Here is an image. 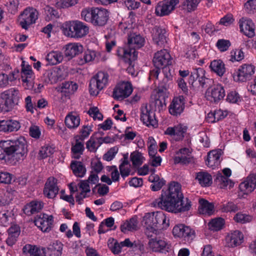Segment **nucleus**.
Returning <instances> with one entry per match:
<instances>
[{
  "instance_id": "36",
  "label": "nucleus",
  "mask_w": 256,
  "mask_h": 256,
  "mask_svg": "<svg viewBox=\"0 0 256 256\" xmlns=\"http://www.w3.org/2000/svg\"><path fill=\"white\" fill-rule=\"evenodd\" d=\"M199 204L198 210L200 214L210 216L213 213L214 206L212 204L202 198L199 200Z\"/></svg>"
},
{
  "instance_id": "26",
  "label": "nucleus",
  "mask_w": 256,
  "mask_h": 256,
  "mask_svg": "<svg viewBox=\"0 0 256 256\" xmlns=\"http://www.w3.org/2000/svg\"><path fill=\"white\" fill-rule=\"evenodd\" d=\"M240 31L248 38L253 37L254 34V24L251 20L242 18L240 22Z\"/></svg>"
},
{
  "instance_id": "18",
  "label": "nucleus",
  "mask_w": 256,
  "mask_h": 256,
  "mask_svg": "<svg viewBox=\"0 0 256 256\" xmlns=\"http://www.w3.org/2000/svg\"><path fill=\"white\" fill-rule=\"evenodd\" d=\"M52 222L53 216L46 214H40L34 220L35 224L44 232H48L50 230Z\"/></svg>"
},
{
  "instance_id": "33",
  "label": "nucleus",
  "mask_w": 256,
  "mask_h": 256,
  "mask_svg": "<svg viewBox=\"0 0 256 256\" xmlns=\"http://www.w3.org/2000/svg\"><path fill=\"white\" fill-rule=\"evenodd\" d=\"M220 151L212 150L208 153L206 162V165L212 169L220 166Z\"/></svg>"
},
{
  "instance_id": "15",
  "label": "nucleus",
  "mask_w": 256,
  "mask_h": 256,
  "mask_svg": "<svg viewBox=\"0 0 256 256\" xmlns=\"http://www.w3.org/2000/svg\"><path fill=\"white\" fill-rule=\"evenodd\" d=\"M255 67L252 64H244L236 72L238 80L244 82L251 79L254 73Z\"/></svg>"
},
{
  "instance_id": "30",
  "label": "nucleus",
  "mask_w": 256,
  "mask_h": 256,
  "mask_svg": "<svg viewBox=\"0 0 256 256\" xmlns=\"http://www.w3.org/2000/svg\"><path fill=\"white\" fill-rule=\"evenodd\" d=\"M83 46L78 43H70L66 45L64 52L65 56L68 60L72 59L76 55L82 52Z\"/></svg>"
},
{
  "instance_id": "3",
  "label": "nucleus",
  "mask_w": 256,
  "mask_h": 256,
  "mask_svg": "<svg viewBox=\"0 0 256 256\" xmlns=\"http://www.w3.org/2000/svg\"><path fill=\"white\" fill-rule=\"evenodd\" d=\"M143 220L146 226L145 232L148 237L152 236L150 232H156L158 230H165L169 226V219L162 212L146 214L144 217Z\"/></svg>"
},
{
  "instance_id": "7",
  "label": "nucleus",
  "mask_w": 256,
  "mask_h": 256,
  "mask_svg": "<svg viewBox=\"0 0 256 256\" xmlns=\"http://www.w3.org/2000/svg\"><path fill=\"white\" fill-rule=\"evenodd\" d=\"M38 12L32 8H26L19 16L20 25L24 29L27 30L30 24L35 23L38 18Z\"/></svg>"
},
{
  "instance_id": "25",
  "label": "nucleus",
  "mask_w": 256,
  "mask_h": 256,
  "mask_svg": "<svg viewBox=\"0 0 256 256\" xmlns=\"http://www.w3.org/2000/svg\"><path fill=\"white\" fill-rule=\"evenodd\" d=\"M256 187V174H250L246 180L240 184V190L244 194H248L252 192Z\"/></svg>"
},
{
  "instance_id": "22",
  "label": "nucleus",
  "mask_w": 256,
  "mask_h": 256,
  "mask_svg": "<svg viewBox=\"0 0 256 256\" xmlns=\"http://www.w3.org/2000/svg\"><path fill=\"white\" fill-rule=\"evenodd\" d=\"M58 192L56 179L54 177L49 178L45 184L44 189V194L48 198H52L56 196Z\"/></svg>"
},
{
  "instance_id": "45",
  "label": "nucleus",
  "mask_w": 256,
  "mask_h": 256,
  "mask_svg": "<svg viewBox=\"0 0 256 256\" xmlns=\"http://www.w3.org/2000/svg\"><path fill=\"white\" fill-rule=\"evenodd\" d=\"M137 220L135 218H132L121 225V230L124 233H126L127 231L136 230L137 228Z\"/></svg>"
},
{
  "instance_id": "40",
  "label": "nucleus",
  "mask_w": 256,
  "mask_h": 256,
  "mask_svg": "<svg viewBox=\"0 0 256 256\" xmlns=\"http://www.w3.org/2000/svg\"><path fill=\"white\" fill-rule=\"evenodd\" d=\"M196 179L202 186H208L212 184V178L207 172H200L197 173Z\"/></svg>"
},
{
  "instance_id": "32",
  "label": "nucleus",
  "mask_w": 256,
  "mask_h": 256,
  "mask_svg": "<svg viewBox=\"0 0 256 256\" xmlns=\"http://www.w3.org/2000/svg\"><path fill=\"white\" fill-rule=\"evenodd\" d=\"M62 70L58 67H54L48 70L44 74L45 76L48 78V82L51 84L56 83L59 80L62 78Z\"/></svg>"
},
{
  "instance_id": "37",
  "label": "nucleus",
  "mask_w": 256,
  "mask_h": 256,
  "mask_svg": "<svg viewBox=\"0 0 256 256\" xmlns=\"http://www.w3.org/2000/svg\"><path fill=\"white\" fill-rule=\"evenodd\" d=\"M70 168L74 174L77 177L82 178L86 172V168L80 162L72 161Z\"/></svg>"
},
{
  "instance_id": "47",
  "label": "nucleus",
  "mask_w": 256,
  "mask_h": 256,
  "mask_svg": "<svg viewBox=\"0 0 256 256\" xmlns=\"http://www.w3.org/2000/svg\"><path fill=\"white\" fill-rule=\"evenodd\" d=\"M78 89V86L72 82H65L62 84V92L73 94Z\"/></svg>"
},
{
  "instance_id": "29",
  "label": "nucleus",
  "mask_w": 256,
  "mask_h": 256,
  "mask_svg": "<svg viewBox=\"0 0 256 256\" xmlns=\"http://www.w3.org/2000/svg\"><path fill=\"white\" fill-rule=\"evenodd\" d=\"M190 152L188 148H183L180 149L176 152V156L174 158L175 164L181 163L182 164H189L192 162V157L190 156Z\"/></svg>"
},
{
  "instance_id": "64",
  "label": "nucleus",
  "mask_w": 256,
  "mask_h": 256,
  "mask_svg": "<svg viewBox=\"0 0 256 256\" xmlns=\"http://www.w3.org/2000/svg\"><path fill=\"white\" fill-rule=\"evenodd\" d=\"M88 114L90 116H92L94 120L98 119V120H102L103 118L102 114L100 112L97 107L90 108L88 111Z\"/></svg>"
},
{
  "instance_id": "63",
  "label": "nucleus",
  "mask_w": 256,
  "mask_h": 256,
  "mask_svg": "<svg viewBox=\"0 0 256 256\" xmlns=\"http://www.w3.org/2000/svg\"><path fill=\"white\" fill-rule=\"evenodd\" d=\"M13 175L7 172H0V183L9 184L11 183Z\"/></svg>"
},
{
  "instance_id": "43",
  "label": "nucleus",
  "mask_w": 256,
  "mask_h": 256,
  "mask_svg": "<svg viewBox=\"0 0 256 256\" xmlns=\"http://www.w3.org/2000/svg\"><path fill=\"white\" fill-rule=\"evenodd\" d=\"M66 125L70 128H77L80 124V116L76 114L73 115L72 113L69 114L65 118Z\"/></svg>"
},
{
  "instance_id": "5",
  "label": "nucleus",
  "mask_w": 256,
  "mask_h": 256,
  "mask_svg": "<svg viewBox=\"0 0 256 256\" xmlns=\"http://www.w3.org/2000/svg\"><path fill=\"white\" fill-rule=\"evenodd\" d=\"M108 75L107 73L100 72L90 82L89 90L90 94L96 96L99 92L104 88L108 82Z\"/></svg>"
},
{
  "instance_id": "28",
  "label": "nucleus",
  "mask_w": 256,
  "mask_h": 256,
  "mask_svg": "<svg viewBox=\"0 0 256 256\" xmlns=\"http://www.w3.org/2000/svg\"><path fill=\"white\" fill-rule=\"evenodd\" d=\"M148 248L154 252H165L168 248L165 241L158 238H151L148 243Z\"/></svg>"
},
{
  "instance_id": "4",
  "label": "nucleus",
  "mask_w": 256,
  "mask_h": 256,
  "mask_svg": "<svg viewBox=\"0 0 256 256\" xmlns=\"http://www.w3.org/2000/svg\"><path fill=\"white\" fill-rule=\"evenodd\" d=\"M63 34L71 38H80L89 32L88 26L79 20L66 22L61 26Z\"/></svg>"
},
{
  "instance_id": "52",
  "label": "nucleus",
  "mask_w": 256,
  "mask_h": 256,
  "mask_svg": "<svg viewBox=\"0 0 256 256\" xmlns=\"http://www.w3.org/2000/svg\"><path fill=\"white\" fill-rule=\"evenodd\" d=\"M234 219L237 222L244 224L250 222L252 218L248 214L238 212L235 215Z\"/></svg>"
},
{
  "instance_id": "38",
  "label": "nucleus",
  "mask_w": 256,
  "mask_h": 256,
  "mask_svg": "<svg viewBox=\"0 0 256 256\" xmlns=\"http://www.w3.org/2000/svg\"><path fill=\"white\" fill-rule=\"evenodd\" d=\"M75 138L76 143L74 144H72L71 150L74 154V158L78 159L84 150V141H81L80 139L78 138V137H75Z\"/></svg>"
},
{
  "instance_id": "8",
  "label": "nucleus",
  "mask_w": 256,
  "mask_h": 256,
  "mask_svg": "<svg viewBox=\"0 0 256 256\" xmlns=\"http://www.w3.org/2000/svg\"><path fill=\"white\" fill-rule=\"evenodd\" d=\"M208 88L206 92V99L215 103L222 100L226 96L224 87L221 84H218Z\"/></svg>"
},
{
  "instance_id": "46",
  "label": "nucleus",
  "mask_w": 256,
  "mask_h": 256,
  "mask_svg": "<svg viewBox=\"0 0 256 256\" xmlns=\"http://www.w3.org/2000/svg\"><path fill=\"white\" fill-rule=\"evenodd\" d=\"M22 78L24 82L30 81L28 78H31L32 75V71L30 65L25 66V62L23 61L22 64Z\"/></svg>"
},
{
  "instance_id": "13",
  "label": "nucleus",
  "mask_w": 256,
  "mask_h": 256,
  "mask_svg": "<svg viewBox=\"0 0 256 256\" xmlns=\"http://www.w3.org/2000/svg\"><path fill=\"white\" fill-rule=\"evenodd\" d=\"M140 120L147 126H156L157 121L155 118V114L147 105L141 107Z\"/></svg>"
},
{
  "instance_id": "51",
  "label": "nucleus",
  "mask_w": 256,
  "mask_h": 256,
  "mask_svg": "<svg viewBox=\"0 0 256 256\" xmlns=\"http://www.w3.org/2000/svg\"><path fill=\"white\" fill-rule=\"evenodd\" d=\"M54 152V149L50 146H44L40 150L38 155L40 159L50 156Z\"/></svg>"
},
{
  "instance_id": "16",
  "label": "nucleus",
  "mask_w": 256,
  "mask_h": 256,
  "mask_svg": "<svg viewBox=\"0 0 256 256\" xmlns=\"http://www.w3.org/2000/svg\"><path fill=\"white\" fill-rule=\"evenodd\" d=\"M132 86L128 83L122 82L116 86L113 92V97L116 100H122L132 92Z\"/></svg>"
},
{
  "instance_id": "20",
  "label": "nucleus",
  "mask_w": 256,
  "mask_h": 256,
  "mask_svg": "<svg viewBox=\"0 0 256 256\" xmlns=\"http://www.w3.org/2000/svg\"><path fill=\"white\" fill-rule=\"evenodd\" d=\"M144 42L145 40L141 35L130 31V34H128L127 47L136 50V48L143 46Z\"/></svg>"
},
{
  "instance_id": "41",
  "label": "nucleus",
  "mask_w": 256,
  "mask_h": 256,
  "mask_svg": "<svg viewBox=\"0 0 256 256\" xmlns=\"http://www.w3.org/2000/svg\"><path fill=\"white\" fill-rule=\"evenodd\" d=\"M46 60L50 64H56L62 62L63 55L60 52L52 51L47 54Z\"/></svg>"
},
{
  "instance_id": "44",
  "label": "nucleus",
  "mask_w": 256,
  "mask_h": 256,
  "mask_svg": "<svg viewBox=\"0 0 256 256\" xmlns=\"http://www.w3.org/2000/svg\"><path fill=\"white\" fill-rule=\"evenodd\" d=\"M96 57V53L94 51L87 50L78 58V62L80 65L90 62L94 60Z\"/></svg>"
},
{
  "instance_id": "59",
  "label": "nucleus",
  "mask_w": 256,
  "mask_h": 256,
  "mask_svg": "<svg viewBox=\"0 0 256 256\" xmlns=\"http://www.w3.org/2000/svg\"><path fill=\"white\" fill-rule=\"evenodd\" d=\"M200 2V0H186L183 5L186 6L188 12L194 11Z\"/></svg>"
},
{
  "instance_id": "58",
  "label": "nucleus",
  "mask_w": 256,
  "mask_h": 256,
  "mask_svg": "<svg viewBox=\"0 0 256 256\" xmlns=\"http://www.w3.org/2000/svg\"><path fill=\"white\" fill-rule=\"evenodd\" d=\"M231 43L229 40L220 39L216 42V46L220 52H225L230 46Z\"/></svg>"
},
{
  "instance_id": "19",
  "label": "nucleus",
  "mask_w": 256,
  "mask_h": 256,
  "mask_svg": "<svg viewBox=\"0 0 256 256\" xmlns=\"http://www.w3.org/2000/svg\"><path fill=\"white\" fill-rule=\"evenodd\" d=\"M92 24L94 26H103L108 20V12L104 8H93Z\"/></svg>"
},
{
  "instance_id": "53",
  "label": "nucleus",
  "mask_w": 256,
  "mask_h": 256,
  "mask_svg": "<svg viewBox=\"0 0 256 256\" xmlns=\"http://www.w3.org/2000/svg\"><path fill=\"white\" fill-rule=\"evenodd\" d=\"M56 6L60 8H66L75 5L78 0H56Z\"/></svg>"
},
{
  "instance_id": "24",
  "label": "nucleus",
  "mask_w": 256,
  "mask_h": 256,
  "mask_svg": "<svg viewBox=\"0 0 256 256\" xmlns=\"http://www.w3.org/2000/svg\"><path fill=\"white\" fill-rule=\"evenodd\" d=\"M20 128L18 121L12 119L0 120V132L9 133L17 132Z\"/></svg>"
},
{
  "instance_id": "21",
  "label": "nucleus",
  "mask_w": 256,
  "mask_h": 256,
  "mask_svg": "<svg viewBox=\"0 0 256 256\" xmlns=\"http://www.w3.org/2000/svg\"><path fill=\"white\" fill-rule=\"evenodd\" d=\"M222 172L226 176H222V173L218 172L216 175L214 181L218 183L220 188H225L228 186L230 188L234 185L232 182L228 178L231 175V170L228 168H225L223 170Z\"/></svg>"
},
{
  "instance_id": "6",
  "label": "nucleus",
  "mask_w": 256,
  "mask_h": 256,
  "mask_svg": "<svg viewBox=\"0 0 256 256\" xmlns=\"http://www.w3.org/2000/svg\"><path fill=\"white\" fill-rule=\"evenodd\" d=\"M206 72L202 68L194 69L192 72L189 78V83L191 84L193 87L196 85V82L198 80V84L202 88L210 86L214 82L212 79L206 78Z\"/></svg>"
},
{
  "instance_id": "31",
  "label": "nucleus",
  "mask_w": 256,
  "mask_h": 256,
  "mask_svg": "<svg viewBox=\"0 0 256 256\" xmlns=\"http://www.w3.org/2000/svg\"><path fill=\"white\" fill-rule=\"evenodd\" d=\"M22 252L24 254H29L31 256H45L46 254L44 248L29 244L23 247Z\"/></svg>"
},
{
  "instance_id": "9",
  "label": "nucleus",
  "mask_w": 256,
  "mask_h": 256,
  "mask_svg": "<svg viewBox=\"0 0 256 256\" xmlns=\"http://www.w3.org/2000/svg\"><path fill=\"white\" fill-rule=\"evenodd\" d=\"M178 2L179 0H164L160 2L156 6L155 14L160 16L168 15Z\"/></svg>"
},
{
  "instance_id": "2",
  "label": "nucleus",
  "mask_w": 256,
  "mask_h": 256,
  "mask_svg": "<svg viewBox=\"0 0 256 256\" xmlns=\"http://www.w3.org/2000/svg\"><path fill=\"white\" fill-rule=\"evenodd\" d=\"M27 142L23 136L16 139L0 142V160H6L10 157L24 159L28 152Z\"/></svg>"
},
{
  "instance_id": "57",
  "label": "nucleus",
  "mask_w": 256,
  "mask_h": 256,
  "mask_svg": "<svg viewBox=\"0 0 256 256\" xmlns=\"http://www.w3.org/2000/svg\"><path fill=\"white\" fill-rule=\"evenodd\" d=\"M93 8L91 9L86 8L81 13L82 18L87 22H90L92 24L93 20Z\"/></svg>"
},
{
  "instance_id": "42",
  "label": "nucleus",
  "mask_w": 256,
  "mask_h": 256,
  "mask_svg": "<svg viewBox=\"0 0 256 256\" xmlns=\"http://www.w3.org/2000/svg\"><path fill=\"white\" fill-rule=\"evenodd\" d=\"M62 244L59 241H56L48 248L50 256H61L62 250Z\"/></svg>"
},
{
  "instance_id": "11",
  "label": "nucleus",
  "mask_w": 256,
  "mask_h": 256,
  "mask_svg": "<svg viewBox=\"0 0 256 256\" xmlns=\"http://www.w3.org/2000/svg\"><path fill=\"white\" fill-rule=\"evenodd\" d=\"M1 98L4 99L7 106L10 110L14 106L18 104L19 101V92L16 88H10L0 94Z\"/></svg>"
},
{
  "instance_id": "1",
  "label": "nucleus",
  "mask_w": 256,
  "mask_h": 256,
  "mask_svg": "<svg viewBox=\"0 0 256 256\" xmlns=\"http://www.w3.org/2000/svg\"><path fill=\"white\" fill-rule=\"evenodd\" d=\"M181 186L177 182H172L168 190H162L161 196L154 203L161 209L174 214L188 211L191 208V202L186 199L181 192Z\"/></svg>"
},
{
  "instance_id": "54",
  "label": "nucleus",
  "mask_w": 256,
  "mask_h": 256,
  "mask_svg": "<svg viewBox=\"0 0 256 256\" xmlns=\"http://www.w3.org/2000/svg\"><path fill=\"white\" fill-rule=\"evenodd\" d=\"M99 146L96 141L95 135H92L86 143V148L90 152H96Z\"/></svg>"
},
{
  "instance_id": "34",
  "label": "nucleus",
  "mask_w": 256,
  "mask_h": 256,
  "mask_svg": "<svg viewBox=\"0 0 256 256\" xmlns=\"http://www.w3.org/2000/svg\"><path fill=\"white\" fill-rule=\"evenodd\" d=\"M44 204L42 202L34 200L26 204L23 208L24 213L30 216L38 212L43 208Z\"/></svg>"
},
{
  "instance_id": "10",
  "label": "nucleus",
  "mask_w": 256,
  "mask_h": 256,
  "mask_svg": "<svg viewBox=\"0 0 256 256\" xmlns=\"http://www.w3.org/2000/svg\"><path fill=\"white\" fill-rule=\"evenodd\" d=\"M152 62L156 68H163L171 64L170 55L166 50H162L154 54Z\"/></svg>"
},
{
  "instance_id": "50",
  "label": "nucleus",
  "mask_w": 256,
  "mask_h": 256,
  "mask_svg": "<svg viewBox=\"0 0 256 256\" xmlns=\"http://www.w3.org/2000/svg\"><path fill=\"white\" fill-rule=\"evenodd\" d=\"M230 60L232 62H240L244 58V55L242 50L235 49L230 52Z\"/></svg>"
},
{
  "instance_id": "23",
  "label": "nucleus",
  "mask_w": 256,
  "mask_h": 256,
  "mask_svg": "<svg viewBox=\"0 0 256 256\" xmlns=\"http://www.w3.org/2000/svg\"><path fill=\"white\" fill-rule=\"evenodd\" d=\"M187 127L182 124H178L174 127H168L164 132V134L173 136L176 141L182 140L186 132Z\"/></svg>"
},
{
  "instance_id": "49",
  "label": "nucleus",
  "mask_w": 256,
  "mask_h": 256,
  "mask_svg": "<svg viewBox=\"0 0 256 256\" xmlns=\"http://www.w3.org/2000/svg\"><path fill=\"white\" fill-rule=\"evenodd\" d=\"M130 160L134 167L139 166L143 162L144 157L142 154L138 151H134L130 154Z\"/></svg>"
},
{
  "instance_id": "35",
  "label": "nucleus",
  "mask_w": 256,
  "mask_h": 256,
  "mask_svg": "<svg viewBox=\"0 0 256 256\" xmlns=\"http://www.w3.org/2000/svg\"><path fill=\"white\" fill-rule=\"evenodd\" d=\"M117 54L118 56L125 59V60L129 61L134 60L136 58V52L133 50H130L128 47L127 48H120L117 50Z\"/></svg>"
},
{
  "instance_id": "56",
  "label": "nucleus",
  "mask_w": 256,
  "mask_h": 256,
  "mask_svg": "<svg viewBox=\"0 0 256 256\" xmlns=\"http://www.w3.org/2000/svg\"><path fill=\"white\" fill-rule=\"evenodd\" d=\"M16 79L14 77V74L12 73L8 76L4 74H0V88L6 86L8 84V80H13Z\"/></svg>"
},
{
  "instance_id": "39",
  "label": "nucleus",
  "mask_w": 256,
  "mask_h": 256,
  "mask_svg": "<svg viewBox=\"0 0 256 256\" xmlns=\"http://www.w3.org/2000/svg\"><path fill=\"white\" fill-rule=\"evenodd\" d=\"M210 67L212 71L220 76H222L226 71L224 64L220 60L212 61Z\"/></svg>"
},
{
  "instance_id": "60",
  "label": "nucleus",
  "mask_w": 256,
  "mask_h": 256,
  "mask_svg": "<svg viewBox=\"0 0 256 256\" xmlns=\"http://www.w3.org/2000/svg\"><path fill=\"white\" fill-rule=\"evenodd\" d=\"M92 131V127L90 126H84L80 130V134L76 137H78V138L80 139L81 141H84L86 138L88 136Z\"/></svg>"
},
{
  "instance_id": "55",
  "label": "nucleus",
  "mask_w": 256,
  "mask_h": 256,
  "mask_svg": "<svg viewBox=\"0 0 256 256\" xmlns=\"http://www.w3.org/2000/svg\"><path fill=\"white\" fill-rule=\"evenodd\" d=\"M226 101L230 103H238L242 100V98L236 91H232L228 93Z\"/></svg>"
},
{
  "instance_id": "61",
  "label": "nucleus",
  "mask_w": 256,
  "mask_h": 256,
  "mask_svg": "<svg viewBox=\"0 0 256 256\" xmlns=\"http://www.w3.org/2000/svg\"><path fill=\"white\" fill-rule=\"evenodd\" d=\"M10 193L5 192L4 190H0V205L5 206L8 204L10 202Z\"/></svg>"
},
{
  "instance_id": "62",
  "label": "nucleus",
  "mask_w": 256,
  "mask_h": 256,
  "mask_svg": "<svg viewBox=\"0 0 256 256\" xmlns=\"http://www.w3.org/2000/svg\"><path fill=\"white\" fill-rule=\"evenodd\" d=\"M246 11L249 14L256 12V0H249L244 4Z\"/></svg>"
},
{
  "instance_id": "48",
  "label": "nucleus",
  "mask_w": 256,
  "mask_h": 256,
  "mask_svg": "<svg viewBox=\"0 0 256 256\" xmlns=\"http://www.w3.org/2000/svg\"><path fill=\"white\" fill-rule=\"evenodd\" d=\"M224 224V220L221 218H218L212 220L208 224L209 228L213 231H217L222 228Z\"/></svg>"
},
{
  "instance_id": "14",
  "label": "nucleus",
  "mask_w": 256,
  "mask_h": 256,
  "mask_svg": "<svg viewBox=\"0 0 256 256\" xmlns=\"http://www.w3.org/2000/svg\"><path fill=\"white\" fill-rule=\"evenodd\" d=\"M172 233L175 236L184 238L188 240H192L195 238L194 231L182 224L176 226L173 228Z\"/></svg>"
},
{
  "instance_id": "17",
  "label": "nucleus",
  "mask_w": 256,
  "mask_h": 256,
  "mask_svg": "<svg viewBox=\"0 0 256 256\" xmlns=\"http://www.w3.org/2000/svg\"><path fill=\"white\" fill-rule=\"evenodd\" d=\"M185 102V99L182 96L174 98L169 106L170 113L174 116H180L184 110Z\"/></svg>"
},
{
  "instance_id": "27",
  "label": "nucleus",
  "mask_w": 256,
  "mask_h": 256,
  "mask_svg": "<svg viewBox=\"0 0 256 256\" xmlns=\"http://www.w3.org/2000/svg\"><path fill=\"white\" fill-rule=\"evenodd\" d=\"M243 238V234L240 231L234 230L226 236V245L228 247L236 246L242 243Z\"/></svg>"
},
{
  "instance_id": "12",
  "label": "nucleus",
  "mask_w": 256,
  "mask_h": 256,
  "mask_svg": "<svg viewBox=\"0 0 256 256\" xmlns=\"http://www.w3.org/2000/svg\"><path fill=\"white\" fill-rule=\"evenodd\" d=\"M151 33L152 41L157 46H162L167 42L168 34L164 28L155 26Z\"/></svg>"
}]
</instances>
